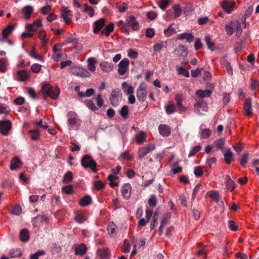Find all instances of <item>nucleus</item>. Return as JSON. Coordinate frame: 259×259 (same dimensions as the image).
<instances>
[{
    "label": "nucleus",
    "mask_w": 259,
    "mask_h": 259,
    "mask_svg": "<svg viewBox=\"0 0 259 259\" xmlns=\"http://www.w3.org/2000/svg\"><path fill=\"white\" fill-rule=\"evenodd\" d=\"M252 103L251 99H246L244 103L243 108L246 112V115L247 116H251L252 115Z\"/></svg>",
    "instance_id": "4be33fe9"
},
{
    "label": "nucleus",
    "mask_w": 259,
    "mask_h": 259,
    "mask_svg": "<svg viewBox=\"0 0 259 259\" xmlns=\"http://www.w3.org/2000/svg\"><path fill=\"white\" fill-rule=\"evenodd\" d=\"M206 197L211 198L216 202H218L220 200V196L218 191H209L206 194Z\"/></svg>",
    "instance_id": "c85d7f7f"
},
{
    "label": "nucleus",
    "mask_w": 259,
    "mask_h": 259,
    "mask_svg": "<svg viewBox=\"0 0 259 259\" xmlns=\"http://www.w3.org/2000/svg\"><path fill=\"white\" fill-rule=\"evenodd\" d=\"M29 237V232L28 230L23 229L21 230L20 233V238L23 242H26L28 241Z\"/></svg>",
    "instance_id": "4c0bfd02"
},
{
    "label": "nucleus",
    "mask_w": 259,
    "mask_h": 259,
    "mask_svg": "<svg viewBox=\"0 0 259 259\" xmlns=\"http://www.w3.org/2000/svg\"><path fill=\"white\" fill-rule=\"evenodd\" d=\"M231 24L233 26L234 29L237 31V35L239 36L242 32L241 25L240 22L237 20L231 21Z\"/></svg>",
    "instance_id": "e433bc0d"
},
{
    "label": "nucleus",
    "mask_w": 259,
    "mask_h": 259,
    "mask_svg": "<svg viewBox=\"0 0 259 259\" xmlns=\"http://www.w3.org/2000/svg\"><path fill=\"white\" fill-rule=\"evenodd\" d=\"M126 27H131L134 31L138 30L139 29V23L133 15H130L126 18Z\"/></svg>",
    "instance_id": "9d476101"
},
{
    "label": "nucleus",
    "mask_w": 259,
    "mask_h": 259,
    "mask_svg": "<svg viewBox=\"0 0 259 259\" xmlns=\"http://www.w3.org/2000/svg\"><path fill=\"white\" fill-rule=\"evenodd\" d=\"M195 94L199 97L204 98L206 97H210L211 95L212 92L209 90H199L196 91Z\"/></svg>",
    "instance_id": "bb28decb"
},
{
    "label": "nucleus",
    "mask_w": 259,
    "mask_h": 259,
    "mask_svg": "<svg viewBox=\"0 0 259 259\" xmlns=\"http://www.w3.org/2000/svg\"><path fill=\"white\" fill-rule=\"evenodd\" d=\"M234 29L233 26L231 24V21L225 25V30L229 35H231L233 33Z\"/></svg>",
    "instance_id": "338daca9"
},
{
    "label": "nucleus",
    "mask_w": 259,
    "mask_h": 259,
    "mask_svg": "<svg viewBox=\"0 0 259 259\" xmlns=\"http://www.w3.org/2000/svg\"><path fill=\"white\" fill-rule=\"evenodd\" d=\"M122 87L123 88V91L127 95L133 94L134 91V89L133 86L128 85L126 82H123L121 84Z\"/></svg>",
    "instance_id": "473e14b6"
},
{
    "label": "nucleus",
    "mask_w": 259,
    "mask_h": 259,
    "mask_svg": "<svg viewBox=\"0 0 259 259\" xmlns=\"http://www.w3.org/2000/svg\"><path fill=\"white\" fill-rule=\"evenodd\" d=\"M7 63L8 60L6 58H2L0 59V71L2 72H6Z\"/></svg>",
    "instance_id": "5fc2aeb1"
},
{
    "label": "nucleus",
    "mask_w": 259,
    "mask_h": 259,
    "mask_svg": "<svg viewBox=\"0 0 259 259\" xmlns=\"http://www.w3.org/2000/svg\"><path fill=\"white\" fill-rule=\"evenodd\" d=\"M137 97L140 102L145 101L147 98V90L144 86H140L137 90Z\"/></svg>",
    "instance_id": "f8f14e48"
},
{
    "label": "nucleus",
    "mask_w": 259,
    "mask_h": 259,
    "mask_svg": "<svg viewBox=\"0 0 259 259\" xmlns=\"http://www.w3.org/2000/svg\"><path fill=\"white\" fill-rule=\"evenodd\" d=\"M131 245L130 243L127 240L124 241L123 246L122 247V251L124 253H128L131 250Z\"/></svg>",
    "instance_id": "680f3d73"
},
{
    "label": "nucleus",
    "mask_w": 259,
    "mask_h": 259,
    "mask_svg": "<svg viewBox=\"0 0 259 259\" xmlns=\"http://www.w3.org/2000/svg\"><path fill=\"white\" fill-rule=\"evenodd\" d=\"M170 0H160L158 2V6L159 8L164 10L170 4Z\"/></svg>",
    "instance_id": "6e6d98bb"
},
{
    "label": "nucleus",
    "mask_w": 259,
    "mask_h": 259,
    "mask_svg": "<svg viewBox=\"0 0 259 259\" xmlns=\"http://www.w3.org/2000/svg\"><path fill=\"white\" fill-rule=\"evenodd\" d=\"M175 100L177 103V107L179 109V110L181 111L183 110L184 109V108L182 104V96L179 94H177L175 96Z\"/></svg>",
    "instance_id": "8fccbe9b"
},
{
    "label": "nucleus",
    "mask_w": 259,
    "mask_h": 259,
    "mask_svg": "<svg viewBox=\"0 0 259 259\" xmlns=\"http://www.w3.org/2000/svg\"><path fill=\"white\" fill-rule=\"evenodd\" d=\"M130 61L127 58L123 59L118 64V72L120 75H123L127 71Z\"/></svg>",
    "instance_id": "1a4fd4ad"
},
{
    "label": "nucleus",
    "mask_w": 259,
    "mask_h": 259,
    "mask_svg": "<svg viewBox=\"0 0 259 259\" xmlns=\"http://www.w3.org/2000/svg\"><path fill=\"white\" fill-rule=\"evenodd\" d=\"M201 149V146L200 145H197L193 147L191 151H190L188 157H192L194 156L198 151H199Z\"/></svg>",
    "instance_id": "e2e57ef3"
},
{
    "label": "nucleus",
    "mask_w": 259,
    "mask_h": 259,
    "mask_svg": "<svg viewBox=\"0 0 259 259\" xmlns=\"http://www.w3.org/2000/svg\"><path fill=\"white\" fill-rule=\"evenodd\" d=\"M91 197L88 195H87L82 197L80 200L79 204L81 206H85L91 204Z\"/></svg>",
    "instance_id": "58836bf2"
},
{
    "label": "nucleus",
    "mask_w": 259,
    "mask_h": 259,
    "mask_svg": "<svg viewBox=\"0 0 259 259\" xmlns=\"http://www.w3.org/2000/svg\"><path fill=\"white\" fill-rule=\"evenodd\" d=\"M133 157L130 155L127 152H124L122 153L120 155V158L122 160L130 161L133 159Z\"/></svg>",
    "instance_id": "69168bd1"
},
{
    "label": "nucleus",
    "mask_w": 259,
    "mask_h": 259,
    "mask_svg": "<svg viewBox=\"0 0 259 259\" xmlns=\"http://www.w3.org/2000/svg\"><path fill=\"white\" fill-rule=\"evenodd\" d=\"M198 245L199 248H200V250L198 251L197 253L198 255H202L203 257V259L205 258L206 256V251L205 249V246L200 243H198Z\"/></svg>",
    "instance_id": "de8ad7c7"
},
{
    "label": "nucleus",
    "mask_w": 259,
    "mask_h": 259,
    "mask_svg": "<svg viewBox=\"0 0 259 259\" xmlns=\"http://www.w3.org/2000/svg\"><path fill=\"white\" fill-rule=\"evenodd\" d=\"M194 110L196 113L201 114L203 112H206L207 106L206 103L204 102H197L194 105Z\"/></svg>",
    "instance_id": "ddd939ff"
},
{
    "label": "nucleus",
    "mask_w": 259,
    "mask_h": 259,
    "mask_svg": "<svg viewBox=\"0 0 259 259\" xmlns=\"http://www.w3.org/2000/svg\"><path fill=\"white\" fill-rule=\"evenodd\" d=\"M174 8V13L175 15V18H177L181 16L182 14V10L180 8L179 5H174L173 6Z\"/></svg>",
    "instance_id": "4d7b16f0"
},
{
    "label": "nucleus",
    "mask_w": 259,
    "mask_h": 259,
    "mask_svg": "<svg viewBox=\"0 0 259 259\" xmlns=\"http://www.w3.org/2000/svg\"><path fill=\"white\" fill-rule=\"evenodd\" d=\"M177 70L179 74H182L186 77H189V72L183 67H177Z\"/></svg>",
    "instance_id": "bf43d9fd"
},
{
    "label": "nucleus",
    "mask_w": 259,
    "mask_h": 259,
    "mask_svg": "<svg viewBox=\"0 0 259 259\" xmlns=\"http://www.w3.org/2000/svg\"><path fill=\"white\" fill-rule=\"evenodd\" d=\"M42 25L40 19H37L32 24L26 26V29L29 31H35Z\"/></svg>",
    "instance_id": "aec40b11"
},
{
    "label": "nucleus",
    "mask_w": 259,
    "mask_h": 259,
    "mask_svg": "<svg viewBox=\"0 0 259 259\" xmlns=\"http://www.w3.org/2000/svg\"><path fill=\"white\" fill-rule=\"evenodd\" d=\"M114 30V24L113 23H110L109 25L106 26V27L103 29L101 32V35H105L106 37L109 36L110 33L113 32Z\"/></svg>",
    "instance_id": "393cba45"
},
{
    "label": "nucleus",
    "mask_w": 259,
    "mask_h": 259,
    "mask_svg": "<svg viewBox=\"0 0 259 259\" xmlns=\"http://www.w3.org/2000/svg\"><path fill=\"white\" fill-rule=\"evenodd\" d=\"M29 71L26 70L18 71L17 72V79L20 81H25L27 80L29 77Z\"/></svg>",
    "instance_id": "f3484780"
},
{
    "label": "nucleus",
    "mask_w": 259,
    "mask_h": 259,
    "mask_svg": "<svg viewBox=\"0 0 259 259\" xmlns=\"http://www.w3.org/2000/svg\"><path fill=\"white\" fill-rule=\"evenodd\" d=\"M99 255L103 258H107L109 255V250L108 249H102L98 251Z\"/></svg>",
    "instance_id": "13d9d810"
},
{
    "label": "nucleus",
    "mask_w": 259,
    "mask_h": 259,
    "mask_svg": "<svg viewBox=\"0 0 259 259\" xmlns=\"http://www.w3.org/2000/svg\"><path fill=\"white\" fill-rule=\"evenodd\" d=\"M235 5L234 1H224L221 3V5L225 12L230 14L233 11Z\"/></svg>",
    "instance_id": "9b49d317"
},
{
    "label": "nucleus",
    "mask_w": 259,
    "mask_h": 259,
    "mask_svg": "<svg viewBox=\"0 0 259 259\" xmlns=\"http://www.w3.org/2000/svg\"><path fill=\"white\" fill-rule=\"evenodd\" d=\"M35 48L33 47L32 50L28 52V55L32 58H33L37 60L40 61L41 62H44V57L42 56H41L40 55L38 54L35 51Z\"/></svg>",
    "instance_id": "7c9ffc66"
},
{
    "label": "nucleus",
    "mask_w": 259,
    "mask_h": 259,
    "mask_svg": "<svg viewBox=\"0 0 259 259\" xmlns=\"http://www.w3.org/2000/svg\"><path fill=\"white\" fill-rule=\"evenodd\" d=\"M100 67L103 72H109L113 70V65L112 63L103 61L100 64Z\"/></svg>",
    "instance_id": "5701e85b"
},
{
    "label": "nucleus",
    "mask_w": 259,
    "mask_h": 259,
    "mask_svg": "<svg viewBox=\"0 0 259 259\" xmlns=\"http://www.w3.org/2000/svg\"><path fill=\"white\" fill-rule=\"evenodd\" d=\"M105 19L100 18L94 23L93 32L95 34H97L103 28L105 25Z\"/></svg>",
    "instance_id": "2eb2a0df"
},
{
    "label": "nucleus",
    "mask_w": 259,
    "mask_h": 259,
    "mask_svg": "<svg viewBox=\"0 0 259 259\" xmlns=\"http://www.w3.org/2000/svg\"><path fill=\"white\" fill-rule=\"evenodd\" d=\"M68 124L69 128L74 130L77 129L80 125V121L77 115L71 112L68 113Z\"/></svg>",
    "instance_id": "0eeeda50"
},
{
    "label": "nucleus",
    "mask_w": 259,
    "mask_h": 259,
    "mask_svg": "<svg viewBox=\"0 0 259 259\" xmlns=\"http://www.w3.org/2000/svg\"><path fill=\"white\" fill-rule=\"evenodd\" d=\"M155 148V145L151 143L145 146L140 148L138 152V158L142 160L146 155L154 150Z\"/></svg>",
    "instance_id": "20e7f679"
},
{
    "label": "nucleus",
    "mask_w": 259,
    "mask_h": 259,
    "mask_svg": "<svg viewBox=\"0 0 259 259\" xmlns=\"http://www.w3.org/2000/svg\"><path fill=\"white\" fill-rule=\"evenodd\" d=\"M81 164L82 166L87 168H90L93 172H97L98 169L97 168V163L93 159L91 156L89 155H84L81 160Z\"/></svg>",
    "instance_id": "f03ea898"
},
{
    "label": "nucleus",
    "mask_w": 259,
    "mask_h": 259,
    "mask_svg": "<svg viewBox=\"0 0 259 259\" xmlns=\"http://www.w3.org/2000/svg\"><path fill=\"white\" fill-rule=\"evenodd\" d=\"M158 215L159 212L157 211H155L153 216L152 220L150 223V229L151 230H153L155 227L156 223L158 220Z\"/></svg>",
    "instance_id": "603ef678"
},
{
    "label": "nucleus",
    "mask_w": 259,
    "mask_h": 259,
    "mask_svg": "<svg viewBox=\"0 0 259 259\" xmlns=\"http://www.w3.org/2000/svg\"><path fill=\"white\" fill-rule=\"evenodd\" d=\"M22 164V162L18 157L14 158L11 162L10 169L12 170H15Z\"/></svg>",
    "instance_id": "c756f323"
},
{
    "label": "nucleus",
    "mask_w": 259,
    "mask_h": 259,
    "mask_svg": "<svg viewBox=\"0 0 259 259\" xmlns=\"http://www.w3.org/2000/svg\"><path fill=\"white\" fill-rule=\"evenodd\" d=\"M160 134L163 137H167L170 134L171 129L170 127L166 124H160L158 127Z\"/></svg>",
    "instance_id": "412c9836"
},
{
    "label": "nucleus",
    "mask_w": 259,
    "mask_h": 259,
    "mask_svg": "<svg viewBox=\"0 0 259 259\" xmlns=\"http://www.w3.org/2000/svg\"><path fill=\"white\" fill-rule=\"evenodd\" d=\"M174 24L170 25L169 27L164 30V33L167 36H171L173 34L176 33V28L173 27Z\"/></svg>",
    "instance_id": "a18cd8bd"
},
{
    "label": "nucleus",
    "mask_w": 259,
    "mask_h": 259,
    "mask_svg": "<svg viewBox=\"0 0 259 259\" xmlns=\"http://www.w3.org/2000/svg\"><path fill=\"white\" fill-rule=\"evenodd\" d=\"M88 68L91 71H95L96 70L95 63L97 60L94 58H89L88 60Z\"/></svg>",
    "instance_id": "f704fd0d"
},
{
    "label": "nucleus",
    "mask_w": 259,
    "mask_h": 259,
    "mask_svg": "<svg viewBox=\"0 0 259 259\" xmlns=\"http://www.w3.org/2000/svg\"><path fill=\"white\" fill-rule=\"evenodd\" d=\"M38 37L41 40L42 45L45 46L48 42V39L46 38V33L45 31L41 30L39 32Z\"/></svg>",
    "instance_id": "09e8293b"
},
{
    "label": "nucleus",
    "mask_w": 259,
    "mask_h": 259,
    "mask_svg": "<svg viewBox=\"0 0 259 259\" xmlns=\"http://www.w3.org/2000/svg\"><path fill=\"white\" fill-rule=\"evenodd\" d=\"M226 187L227 190H229L231 191H232L235 188V182L231 179V177L227 175L226 176Z\"/></svg>",
    "instance_id": "a878e982"
},
{
    "label": "nucleus",
    "mask_w": 259,
    "mask_h": 259,
    "mask_svg": "<svg viewBox=\"0 0 259 259\" xmlns=\"http://www.w3.org/2000/svg\"><path fill=\"white\" fill-rule=\"evenodd\" d=\"M12 125L11 122L9 120L0 121V133L3 136H7L11 130Z\"/></svg>",
    "instance_id": "6e6552de"
},
{
    "label": "nucleus",
    "mask_w": 259,
    "mask_h": 259,
    "mask_svg": "<svg viewBox=\"0 0 259 259\" xmlns=\"http://www.w3.org/2000/svg\"><path fill=\"white\" fill-rule=\"evenodd\" d=\"M225 145V140L224 139H220L216 141H214L212 146L217 148L218 149H221L223 150V147Z\"/></svg>",
    "instance_id": "a19ab883"
},
{
    "label": "nucleus",
    "mask_w": 259,
    "mask_h": 259,
    "mask_svg": "<svg viewBox=\"0 0 259 259\" xmlns=\"http://www.w3.org/2000/svg\"><path fill=\"white\" fill-rule=\"evenodd\" d=\"M178 39L183 40L186 39L188 43H191L195 39L194 36L191 33H182L178 35Z\"/></svg>",
    "instance_id": "dca6fc26"
},
{
    "label": "nucleus",
    "mask_w": 259,
    "mask_h": 259,
    "mask_svg": "<svg viewBox=\"0 0 259 259\" xmlns=\"http://www.w3.org/2000/svg\"><path fill=\"white\" fill-rule=\"evenodd\" d=\"M73 219L76 222L79 224H82L87 220V217L82 212H74Z\"/></svg>",
    "instance_id": "a211bd4d"
},
{
    "label": "nucleus",
    "mask_w": 259,
    "mask_h": 259,
    "mask_svg": "<svg viewBox=\"0 0 259 259\" xmlns=\"http://www.w3.org/2000/svg\"><path fill=\"white\" fill-rule=\"evenodd\" d=\"M64 43L57 44L53 47V53L52 58L56 61H59L63 56L64 51L62 49Z\"/></svg>",
    "instance_id": "7ed1b4c3"
},
{
    "label": "nucleus",
    "mask_w": 259,
    "mask_h": 259,
    "mask_svg": "<svg viewBox=\"0 0 259 259\" xmlns=\"http://www.w3.org/2000/svg\"><path fill=\"white\" fill-rule=\"evenodd\" d=\"M85 103L87 107L92 111H96L99 109V108L95 105L92 100L86 101Z\"/></svg>",
    "instance_id": "3c124183"
},
{
    "label": "nucleus",
    "mask_w": 259,
    "mask_h": 259,
    "mask_svg": "<svg viewBox=\"0 0 259 259\" xmlns=\"http://www.w3.org/2000/svg\"><path fill=\"white\" fill-rule=\"evenodd\" d=\"M21 255V251L19 248L13 249L10 251V256L11 257H19Z\"/></svg>",
    "instance_id": "c03bdc74"
},
{
    "label": "nucleus",
    "mask_w": 259,
    "mask_h": 259,
    "mask_svg": "<svg viewBox=\"0 0 259 259\" xmlns=\"http://www.w3.org/2000/svg\"><path fill=\"white\" fill-rule=\"evenodd\" d=\"M122 94L119 89L113 90L110 96V101L111 105L114 107H117L121 101Z\"/></svg>",
    "instance_id": "423d86ee"
},
{
    "label": "nucleus",
    "mask_w": 259,
    "mask_h": 259,
    "mask_svg": "<svg viewBox=\"0 0 259 259\" xmlns=\"http://www.w3.org/2000/svg\"><path fill=\"white\" fill-rule=\"evenodd\" d=\"M116 226L113 222H109L107 227V230L108 231V234L111 237H113L115 236L116 234Z\"/></svg>",
    "instance_id": "b1692460"
},
{
    "label": "nucleus",
    "mask_w": 259,
    "mask_h": 259,
    "mask_svg": "<svg viewBox=\"0 0 259 259\" xmlns=\"http://www.w3.org/2000/svg\"><path fill=\"white\" fill-rule=\"evenodd\" d=\"M166 44L165 41H161L155 44L153 47V51L154 52H159L164 48H166Z\"/></svg>",
    "instance_id": "2f4dec72"
},
{
    "label": "nucleus",
    "mask_w": 259,
    "mask_h": 259,
    "mask_svg": "<svg viewBox=\"0 0 259 259\" xmlns=\"http://www.w3.org/2000/svg\"><path fill=\"white\" fill-rule=\"evenodd\" d=\"M181 52V55L185 54L186 55L187 54V48L183 45H180L177 49H175L174 52Z\"/></svg>",
    "instance_id": "774afa93"
},
{
    "label": "nucleus",
    "mask_w": 259,
    "mask_h": 259,
    "mask_svg": "<svg viewBox=\"0 0 259 259\" xmlns=\"http://www.w3.org/2000/svg\"><path fill=\"white\" fill-rule=\"evenodd\" d=\"M108 180L110 182V186L111 187H114L118 185V182L117 181L118 177L114 175H110L108 176Z\"/></svg>",
    "instance_id": "c9c22d12"
},
{
    "label": "nucleus",
    "mask_w": 259,
    "mask_h": 259,
    "mask_svg": "<svg viewBox=\"0 0 259 259\" xmlns=\"http://www.w3.org/2000/svg\"><path fill=\"white\" fill-rule=\"evenodd\" d=\"M132 187L131 184L128 183L124 184L122 186L121 193L122 196L126 199H128L131 196Z\"/></svg>",
    "instance_id": "4468645a"
},
{
    "label": "nucleus",
    "mask_w": 259,
    "mask_h": 259,
    "mask_svg": "<svg viewBox=\"0 0 259 259\" xmlns=\"http://www.w3.org/2000/svg\"><path fill=\"white\" fill-rule=\"evenodd\" d=\"M14 28V26L12 25H9L6 28H5L3 30L2 32L3 37L5 39H7L8 36L13 31Z\"/></svg>",
    "instance_id": "79ce46f5"
},
{
    "label": "nucleus",
    "mask_w": 259,
    "mask_h": 259,
    "mask_svg": "<svg viewBox=\"0 0 259 259\" xmlns=\"http://www.w3.org/2000/svg\"><path fill=\"white\" fill-rule=\"evenodd\" d=\"M68 71L70 73L80 77H89L91 75L85 69L77 66L70 67Z\"/></svg>",
    "instance_id": "39448f33"
},
{
    "label": "nucleus",
    "mask_w": 259,
    "mask_h": 259,
    "mask_svg": "<svg viewBox=\"0 0 259 259\" xmlns=\"http://www.w3.org/2000/svg\"><path fill=\"white\" fill-rule=\"evenodd\" d=\"M211 135V131L208 128H205L202 130L200 134V138L201 139H206Z\"/></svg>",
    "instance_id": "864d4df0"
},
{
    "label": "nucleus",
    "mask_w": 259,
    "mask_h": 259,
    "mask_svg": "<svg viewBox=\"0 0 259 259\" xmlns=\"http://www.w3.org/2000/svg\"><path fill=\"white\" fill-rule=\"evenodd\" d=\"M84 11L88 13L90 17H92L94 15V10L91 6H89L88 4L84 5Z\"/></svg>",
    "instance_id": "0e129e2a"
},
{
    "label": "nucleus",
    "mask_w": 259,
    "mask_h": 259,
    "mask_svg": "<svg viewBox=\"0 0 259 259\" xmlns=\"http://www.w3.org/2000/svg\"><path fill=\"white\" fill-rule=\"evenodd\" d=\"M233 159V153L229 148L224 154V160L226 163L230 164Z\"/></svg>",
    "instance_id": "ea45409f"
},
{
    "label": "nucleus",
    "mask_w": 259,
    "mask_h": 259,
    "mask_svg": "<svg viewBox=\"0 0 259 259\" xmlns=\"http://www.w3.org/2000/svg\"><path fill=\"white\" fill-rule=\"evenodd\" d=\"M205 41L207 46L208 49L211 51H213L214 49V44L211 41V39L209 35H206L205 37Z\"/></svg>",
    "instance_id": "49530a36"
},
{
    "label": "nucleus",
    "mask_w": 259,
    "mask_h": 259,
    "mask_svg": "<svg viewBox=\"0 0 259 259\" xmlns=\"http://www.w3.org/2000/svg\"><path fill=\"white\" fill-rule=\"evenodd\" d=\"M33 11V8L30 6H27L22 9V13L25 19H28L30 18V16Z\"/></svg>",
    "instance_id": "cd10ccee"
},
{
    "label": "nucleus",
    "mask_w": 259,
    "mask_h": 259,
    "mask_svg": "<svg viewBox=\"0 0 259 259\" xmlns=\"http://www.w3.org/2000/svg\"><path fill=\"white\" fill-rule=\"evenodd\" d=\"M44 95L46 97H50L53 99H56L60 92L58 87L51 86L48 83L44 84L41 89Z\"/></svg>",
    "instance_id": "f257e3e1"
},
{
    "label": "nucleus",
    "mask_w": 259,
    "mask_h": 259,
    "mask_svg": "<svg viewBox=\"0 0 259 259\" xmlns=\"http://www.w3.org/2000/svg\"><path fill=\"white\" fill-rule=\"evenodd\" d=\"M119 112L123 119H126L128 118V108L127 106H123L119 110Z\"/></svg>",
    "instance_id": "37998d69"
},
{
    "label": "nucleus",
    "mask_w": 259,
    "mask_h": 259,
    "mask_svg": "<svg viewBox=\"0 0 259 259\" xmlns=\"http://www.w3.org/2000/svg\"><path fill=\"white\" fill-rule=\"evenodd\" d=\"M52 10V6L47 4L46 6L41 8L40 10V12L43 15H46L50 12Z\"/></svg>",
    "instance_id": "052dcab7"
},
{
    "label": "nucleus",
    "mask_w": 259,
    "mask_h": 259,
    "mask_svg": "<svg viewBox=\"0 0 259 259\" xmlns=\"http://www.w3.org/2000/svg\"><path fill=\"white\" fill-rule=\"evenodd\" d=\"M146 139V134L143 131H140L135 136V140L138 144H142Z\"/></svg>",
    "instance_id": "72a5a7b5"
},
{
    "label": "nucleus",
    "mask_w": 259,
    "mask_h": 259,
    "mask_svg": "<svg viewBox=\"0 0 259 259\" xmlns=\"http://www.w3.org/2000/svg\"><path fill=\"white\" fill-rule=\"evenodd\" d=\"M87 246L83 243L75 245V254L80 256H82L87 252Z\"/></svg>",
    "instance_id": "6ab92c4d"
}]
</instances>
